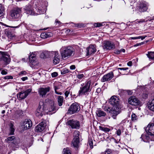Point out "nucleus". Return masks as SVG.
Returning a JSON list of instances; mask_svg holds the SVG:
<instances>
[{
	"label": "nucleus",
	"instance_id": "de8ad7c7",
	"mask_svg": "<svg viewBox=\"0 0 154 154\" xmlns=\"http://www.w3.org/2000/svg\"><path fill=\"white\" fill-rule=\"evenodd\" d=\"M58 75V73L56 72H54L51 74V76L53 77L57 76Z\"/></svg>",
	"mask_w": 154,
	"mask_h": 154
},
{
	"label": "nucleus",
	"instance_id": "7c9ffc66",
	"mask_svg": "<svg viewBox=\"0 0 154 154\" xmlns=\"http://www.w3.org/2000/svg\"><path fill=\"white\" fill-rule=\"evenodd\" d=\"M63 100V97L62 96H59L58 97L57 102L59 106H61L62 105Z\"/></svg>",
	"mask_w": 154,
	"mask_h": 154
},
{
	"label": "nucleus",
	"instance_id": "f03ea898",
	"mask_svg": "<svg viewBox=\"0 0 154 154\" xmlns=\"http://www.w3.org/2000/svg\"><path fill=\"white\" fill-rule=\"evenodd\" d=\"M60 52L62 58L69 57L74 54V50L71 46L63 47L60 49Z\"/></svg>",
	"mask_w": 154,
	"mask_h": 154
},
{
	"label": "nucleus",
	"instance_id": "cd10ccee",
	"mask_svg": "<svg viewBox=\"0 0 154 154\" xmlns=\"http://www.w3.org/2000/svg\"><path fill=\"white\" fill-rule=\"evenodd\" d=\"M96 114L97 116L99 117L105 116L106 115L105 112L100 109H98L97 110L96 112Z\"/></svg>",
	"mask_w": 154,
	"mask_h": 154
},
{
	"label": "nucleus",
	"instance_id": "f704fd0d",
	"mask_svg": "<svg viewBox=\"0 0 154 154\" xmlns=\"http://www.w3.org/2000/svg\"><path fill=\"white\" fill-rule=\"evenodd\" d=\"M63 154H71V151L69 148H64L63 149Z\"/></svg>",
	"mask_w": 154,
	"mask_h": 154
},
{
	"label": "nucleus",
	"instance_id": "e2e57ef3",
	"mask_svg": "<svg viewBox=\"0 0 154 154\" xmlns=\"http://www.w3.org/2000/svg\"><path fill=\"white\" fill-rule=\"evenodd\" d=\"M120 52H122L124 53L125 52V49L123 48H122L120 50Z\"/></svg>",
	"mask_w": 154,
	"mask_h": 154
},
{
	"label": "nucleus",
	"instance_id": "412c9836",
	"mask_svg": "<svg viewBox=\"0 0 154 154\" xmlns=\"http://www.w3.org/2000/svg\"><path fill=\"white\" fill-rule=\"evenodd\" d=\"M27 96V93L24 91L19 92L17 95V98L20 100L24 99Z\"/></svg>",
	"mask_w": 154,
	"mask_h": 154
},
{
	"label": "nucleus",
	"instance_id": "9b49d317",
	"mask_svg": "<svg viewBox=\"0 0 154 154\" xmlns=\"http://www.w3.org/2000/svg\"><path fill=\"white\" fill-rule=\"evenodd\" d=\"M129 104L132 106H138L140 103V100L134 96H131L128 100Z\"/></svg>",
	"mask_w": 154,
	"mask_h": 154
},
{
	"label": "nucleus",
	"instance_id": "4c0bfd02",
	"mask_svg": "<svg viewBox=\"0 0 154 154\" xmlns=\"http://www.w3.org/2000/svg\"><path fill=\"white\" fill-rule=\"evenodd\" d=\"M138 119L137 116L134 113H133L131 115V120L134 122L136 121Z\"/></svg>",
	"mask_w": 154,
	"mask_h": 154
},
{
	"label": "nucleus",
	"instance_id": "e433bc0d",
	"mask_svg": "<svg viewBox=\"0 0 154 154\" xmlns=\"http://www.w3.org/2000/svg\"><path fill=\"white\" fill-rule=\"evenodd\" d=\"M99 128L100 130L103 131L105 132H108L110 131V129L106 127L100 126Z\"/></svg>",
	"mask_w": 154,
	"mask_h": 154
},
{
	"label": "nucleus",
	"instance_id": "f8f14e48",
	"mask_svg": "<svg viewBox=\"0 0 154 154\" xmlns=\"http://www.w3.org/2000/svg\"><path fill=\"white\" fill-rule=\"evenodd\" d=\"M145 131L147 134L151 136L153 135L154 138V124H149L146 127Z\"/></svg>",
	"mask_w": 154,
	"mask_h": 154
},
{
	"label": "nucleus",
	"instance_id": "4d7b16f0",
	"mask_svg": "<svg viewBox=\"0 0 154 154\" xmlns=\"http://www.w3.org/2000/svg\"><path fill=\"white\" fill-rule=\"evenodd\" d=\"M26 72L25 71H23L20 72L19 74L20 75H25L26 74Z\"/></svg>",
	"mask_w": 154,
	"mask_h": 154
},
{
	"label": "nucleus",
	"instance_id": "6e6d98bb",
	"mask_svg": "<svg viewBox=\"0 0 154 154\" xmlns=\"http://www.w3.org/2000/svg\"><path fill=\"white\" fill-rule=\"evenodd\" d=\"M118 69H120L121 70H126L128 69V68H118Z\"/></svg>",
	"mask_w": 154,
	"mask_h": 154
},
{
	"label": "nucleus",
	"instance_id": "2eb2a0df",
	"mask_svg": "<svg viewBox=\"0 0 154 154\" xmlns=\"http://www.w3.org/2000/svg\"><path fill=\"white\" fill-rule=\"evenodd\" d=\"M148 6V4L146 2H143L139 4L138 9L140 12H143L147 11Z\"/></svg>",
	"mask_w": 154,
	"mask_h": 154
},
{
	"label": "nucleus",
	"instance_id": "13d9d810",
	"mask_svg": "<svg viewBox=\"0 0 154 154\" xmlns=\"http://www.w3.org/2000/svg\"><path fill=\"white\" fill-rule=\"evenodd\" d=\"M1 74L2 75H6L7 74V72L6 71L4 70H2L1 72Z\"/></svg>",
	"mask_w": 154,
	"mask_h": 154
},
{
	"label": "nucleus",
	"instance_id": "680f3d73",
	"mask_svg": "<svg viewBox=\"0 0 154 154\" xmlns=\"http://www.w3.org/2000/svg\"><path fill=\"white\" fill-rule=\"evenodd\" d=\"M31 89H29L25 91V92L27 93V95H28L29 93L31 91Z\"/></svg>",
	"mask_w": 154,
	"mask_h": 154
},
{
	"label": "nucleus",
	"instance_id": "774afa93",
	"mask_svg": "<svg viewBox=\"0 0 154 154\" xmlns=\"http://www.w3.org/2000/svg\"><path fill=\"white\" fill-rule=\"evenodd\" d=\"M56 23H58L59 25H60V23H61L60 22V21H58V20H56Z\"/></svg>",
	"mask_w": 154,
	"mask_h": 154
},
{
	"label": "nucleus",
	"instance_id": "37998d69",
	"mask_svg": "<svg viewBox=\"0 0 154 154\" xmlns=\"http://www.w3.org/2000/svg\"><path fill=\"white\" fill-rule=\"evenodd\" d=\"M94 26L95 27H100L103 26L102 23H97L94 24Z\"/></svg>",
	"mask_w": 154,
	"mask_h": 154
},
{
	"label": "nucleus",
	"instance_id": "6ab92c4d",
	"mask_svg": "<svg viewBox=\"0 0 154 154\" xmlns=\"http://www.w3.org/2000/svg\"><path fill=\"white\" fill-rule=\"evenodd\" d=\"M45 126V122L44 121H42L36 126L35 130L36 131L38 132L42 131L44 130Z\"/></svg>",
	"mask_w": 154,
	"mask_h": 154
},
{
	"label": "nucleus",
	"instance_id": "ea45409f",
	"mask_svg": "<svg viewBox=\"0 0 154 154\" xmlns=\"http://www.w3.org/2000/svg\"><path fill=\"white\" fill-rule=\"evenodd\" d=\"M29 60H30L35 59V55L34 53H32L29 56Z\"/></svg>",
	"mask_w": 154,
	"mask_h": 154
},
{
	"label": "nucleus",
	"instance_id": "1a4fd4ad",
	"mask_svg": "<svg viewBox=\"0 0 154 154\" xmlns=\"http://www.w3.org/2000/svg\"><path fill=\"white\" fill-rule=\"evenodd\" d=\"M80 109L79 105L75 103L72 104L70 106L68 110V113L73 114L78 112Z\"/></svg>",
	"mask_w": 154,
	"mask_h": 154
},
{
	"label": "nucleus",
	"instance_id": "a211bd4d",
	"mask_svg": "<svg viewBox=\"0 0 154 154\" xmlns=\"http://www.w3.org/2000/svg\"><path fill=\"white\" fill-rule=\"evenodd\" d=\"M96 50V47L94 45H90L87 49V56H88L94 53Z\"/></svg>",
	"mask_w": 154,
	"mask_h": 154
},
{
	"label": "nucleus",
	"instance_id": "603ef678",
	"mask_svg": "<svg viewBox=\"0 0 154 154\" xmlns=\"http://www.w3.org/2000/svg\"><path fill=\"white\" fill-rule=\"evenodd\" d=\"M116 134L117 135L120 136L121 134V131L120 129H119L116 131Z\"/></svg>",
	"mask_w": 154,
	"mask_h": 154
},
{
	"label": "nucleus",
	"instance_id": "0eeeda50",
	"mask_svg": "<svg viewBox=\"0 0 154 154\" xmlns=\"http://www.w3.org/2000/svg\"><path fill=\"white\" fill-rule=\"evenodd\" d=\"M102 47L105 50H110L116 48L115 45L109 41H105L103 42Z\"/></svg>",
	"mask_w": 154,
	"mask_h": 154
},
{
	"label": "nucleus",
	"instance_id": "bb28decb",
	"mask_svg": "<svg viewBox=\"0 0 154 154\" xmlns=\"http://www.w3.org/2000/svg\"><path fill=\"white\" fill-rule=\"evenodd\" d=\"M52 35V33L51 32H43L41 34L40 36L41 38L45 39L51 37Z\"/></svg>",
	"mask_w": 154,
	"mask_h": 154
},
{
	"label": "nucleus",
	"instance_id": "5701e85b",
	"mask_svg": "<svg viewBox=\"0 0 154 154\" xmlns=\"http://www.w3.org/2000/svg\"><path fill=\"white\" fill-rule=\"evenodd\" d=\"M25 9L26 12L27 14L30 15L34 14L33 9L31 5H28L26 6L25 8Z\"/></svg>",
	"mask_w": 154,
	"mask_h": 154
},
{
	"label": "nucleus",
	"instance_id": "39448f33",
	"mask_svg": "<svg viewBox=\"0 0 154 154\" xmlns=\"http://www.w3.org/2000/svg\"><path fill=\"white\" fill-rule=\"evenodd\" d=\"M45 110L44 103L43 102H40L38 109L35 112V115L38 117H41L45 113Z\"/></svg>",
	"mask_w": 154,
	"mask_h": 154
},
{
	"label": "nucleus",
	"instance_id": "dca6fc26",
	"mask_svg": "<svg viewBox=\"0 0 154 154\" xmlns=\"http://www.w3.org/2000/svg\"><path fill=\"white\" fill-rule=\"evenodd\" d=\"M50 91L49 87L41 88L39 89L38 92L40 95L42 97H45L47 93Z\"/></svg>",
	"mask_w": 154,
	"mask_h": 154
},
{
	"label": "nucleus",
	"instance_id": "3c124183",
	"mask_svg": "<svg viewBox=\"0 0 154 154\" xmlns=\"http://www.w3.org/2000/svg\"><path fill=\"white\" fill-rule=\"evenodd\" d=\"M49 51H44L45 54V56L46 57H49Z\"/></svg>",
	"mask_w": 154,
	"mask_h": 154
},
{
	"label": "nucleus",
	"instance_id": "2f4dec72",
	"mask_svg": "<svg viewBox=\"0 0 154 154\" xmlns=\"http://www.w3.org/2000/svg\"><path fill=\"white\" fill-rule=\"evenodd\" d=\"M151 20V19L149 18L148 20L141 19L140 20H137L135 22L136 24L141 23L143 22H147L148 21H150Z\"/></svg>",
	"mask_w": 154,
	"mask_h": 154
},
{
	"label": "nucleus",
	"instance_id": "79ce46f5",
	"mask_svg": "<svg viewBox=\"0 0 154 154\" xmlns=\"http://www.w3.org/2000/svg\"><path fill=\"white\" fill-rule=\"evenodd\" d=\"M58 89V88L57 87H56V86L54 87V90H55V93L56 94H58L61 95L62 93L61 92H59L58 91H57V90Z\"/></svg>",
	"mask_w": 154,
	"mask_h": 154
},
{
	"label": "nucleus",
	"instance_id": "a18cd8bd",
	"mask_svg": "<svg viewBox=\"0 0 154 154\" xmlns=\"http://www.w3.org/2000/svg\"><path fill=\"white\" fill-rule=\"evenodd\" d=\"M45 55V54L44 51L42 52L40 54V57L41 58H44L46 57Z\"/></svg>",
	"mask_w": 154,
	"mask_h": 154
},
{
	"label": "nucleus",
	"instance_id": "b1692460",
	"mask_svg": "<svg viewBox=\"0 0 154 154\" xmlns=\"http://www.w3.org/2000/svg\"><path fill=\"white\" fill-rule=\"evenodd\" d=\"M9 135H12L14 134L15 129L14 125V123L13 122H11L9 124Z\"/></svg>",
	"mask_w": 154,
	"mask_h": 154
},
{
	"label": "nucleus",
	"instance_id": "c03bdc74",
	"mask_svg": "<svg viewBox=\"0 0 154 154\" xmlns=\"http://www.w3.org/2000/svg\"><path fill=\"white\" fill-rule=\"evenodd\" d=\"M4 79H13V77L11 75H7L4 77Z\"/></svg>",
	"mask_w": 154,
	"mask_h": 154
},
{
	"label": "nucleus",
	"instance_id": "5fc2aeb1",
	"mask_svg": "<svg viewBox=\"0 0 154 154\" xmlns=\"http://www.w3.org/2000/svg\"><path fill=\"white\" fill-rule=\"evenodd\" d=\"M70 68L71 70L75 69V66L74 65H72L70 66Z\"/></svg>",
	"mask_w": 154,
	"mask_h": 154
},
{
	"label": "nucleus",
	"instance_id": "49530a36",
	"mask_svg": "<svg viewBox=\"0 0 154 154\" xmlns=\"http://www.w3.org/2000/svg\"><path fill=\"white\" fill-rule=\"evenodd\" d=\"M104 154H112L111 150L109 149L106 151Z\"/></svg>",
	"mask_w": 154,
	"mask_h": 154
},
{
	"label": "nucleus",
	"instance_id": "a878e982",
	"mask_svg": "<svg viewBox=\"0 0 154 154\" xmlns=\"http://www.w3.org/2000/svg\"><path fill=\"white\" fill-rule=\"evenodd\" d=\"M29 61L31 64L30 65L31 66L32 68H35L37 66H38V62L36 59L34 60H30Z\"/></svg>",
	"mask_w": 154,
	"mask_h": 154
},
{
	"label": "nucleus",
	"instance_id": "c85d7f7f",
	"mask_svg": "<svg viewBox=\"0 0 154 154\" xmlns=\"http://www.w3.org/2000/svg\"><path fill=\"white\" fill-rule=\"evenodd\" d=\"M148 106L149 109L151 110H154V98L151 102L148 103Z\"/></svg>",
	"mask_w": 154,
	"mask_h": 154
},
{
	"label": "nucleus",
	"instance_id": "7ed1b4c3",
	"mask_svg": "<svg viewBox=\"0 0 154 154\" xmlns=\"http://www.w3.org/2000/svg\"><path fill=\"white\" fill-rule=\"evenodd\" d=\"M91 82L90 81L86 82L85 84H81V87L78 92V95L79 96L85 95L91 90L90 85Z\"/></svg>",
	"mask_w": 154,
	"mask_h": 154
},
{
	"label": "nucleus",
	"instance_id": "c756f323",
	"mask_svg": "<svg viewBox=\"0 0 154 154\" xmlns=\"http://www.w3.org/2000/svg\"><path fill=\"white\" fill-rule=\"evenodd\" d=\"M48 109L49 112H52L53 113H55L57 110V109L56 108L55 106L54 103L50 106Z\"/></svg>",
	"mask_w": 154,
	"mask_h": 154
},
{
	"label": "nucleus",
	"instance_id": "f257e3e1",
	"mask_svg": "<svg viewBox=\"0 0 154 154\" xmlns=\"http://www.w3.org/2000/svg\"><path fill=\"white\" fill-rule=\"evenodd\" d=\"M119 98L115 96H112L109 100L110 104L113 106L111 107L107 106H105L104 110L110 113L112 117L114 119H116V116L119 114L118 109L119 107Z\"/></svg>",
	"mask_w": 154,
	"mask_h": 154
},
{
	"label": "nucleus",
	"instance_id": "72a5a7b5",
	"mask_svg": "<svg viewBox=\"0 0 154 154\" xmlns=\"http://www.w3.org/2000/svg\"><path fill=\"white\" fill-rule=\"evenodd\" d=\"M146 55L149 59L154 60V52H148Z\"/></svg>",
	"mask_w": 154,
	"mask_h": 154
},
{
	"label": "nucleus",
	"instance_id": "aec40b11",
	"mask_svg": "<svg viewBox=\"0 0 154 154\" xmlns=\"http://www.w3.org/2000/svg\"><path fill=\"white\" fill-rule=\"evenodd\" d=\"M15 137L14 136H12L8 137L5 140V141L7 143H9V141H12V142L14 144L17 145L18 144L17 140L15 139Z\"/></svg>",
	"mask_w": 154,
	"mask_h": 154
},
{
	"label": "nucleus",
	"instance_id": "393cba45",
	"mask_svg": "<svg viewBox=\"0 0 154 154\" xmlns=\"http://www.w3.org/2000/svg\"><path fill=\"white\" fill-rule=\"evenodd\" d=\"M60 61V57L58 53H56L55 55L54 56L53 63L57 64L59 63Z\"/></svg>",
	"mask_w": 154,
	"mask_h": 154
},
{
	"label": "nucleus",
	"instance_id": "864d4df0",
	"mask_svg": "<svg viewBox=\"0 0 154 154\" xmlns=\"http://www.w3.org/2000/svg\"><path fill=\"white\" fill-rule=\"evenodd\" d=\"M69 94V91H66L64 93L66 97H68Z\"/></svg>",
	"mask_w": 154,
	"mask_h": 154
},
{
	"label": "nucleus",
	"instance_id": "20e7f679",
	"mask_svg": "<svg viewBox=\"0 0 154 154\" xmlns=\"http://www.w3.org/2000/svg\"><path fill=\"white\" fill-rule=\"evenodd\" d=\"M74 138L72 141L71 145L75 148L79 147V132L75 131L73 134Z\"/></svg>",
	"mask_w": 154,
	"mask_h": 154
},
{
	"label": "nucleus",
	"instance_id": "423d86ee",
	"mask_svg": "<svg viewBox=\"0 0 154 154\" xmlns=\"http://www.w3.org/2000/svg\"><path fill=\"white\" fill-rule=\"evenodd\" d=\"M21 9L17 8L12 10L11 13V16L12 19H19L22 16Z\"/></svg>",
	"mask_w": 154,
	"mask_h": 154
},
{
	"label": "nucleus",
	"instance_id": "f3484780",
	"mask_svg": "<svg viewBox=\"0 0 154 154\" xmlns=\"http://www.w3.org/2000/svg\"><path fill=\"white\" fill-rule=\"evenodd\" d=\"M2 59L4 62L6 64H8L10 61V56L6 52H3L2 56Z\"/></svg>",
	"mask_w": 154,
	"mask_h": 154
},
{
	"label": "nucleus",
	"instance_id": "4468645a",
	"mask_svg": "<svg viewBox=\"0 0 154 154\" xmlns=\"http://www.w3.org/2000/svg\"><path fill=\"white\" fill-rule=\"evenodd\" d=\"M114 77V74L112 72H110L106 75H104L101 79L102 82H104L110 80Z\"/></svg>",
	"mask_w": 154,
	"mask_h": 154
},
{
	"label": "nucleus",
	"instance_id": "09e8293b",
	"mask_svg": "<svg viewBox=\"0 0 154 154\" xmlns=\"http://www.w3.org/2000/svg\"><path fill=\"white\" fill-rule=\"evenodd\" d=\"M68 72V70L67 69H63L61 71V73L62 74H65Z\"/></svg>",
	"mask_w": 154,
	"mask_h": 154
},
{
	"label": "nucleus",
	"instance_id": "bf43d9fd",
	"mask_svg": "<svg viewBox=\"0 0 154 154\" xmlns=\"http://www.w3.org/2000/svg\"><path fill=\"white\" fill-rule=\"evenodd\" d=\"M21 79L23 81H25L28 78L27 77H25L22 78Z\"/></svg>",
	"mask_w": 154,
	"mask_h": 154
},
{
	"label": "nucleus",
	"instance_id": "0e129e2a",
	"mask_svg": "<svg viewBox=\"0 0 154 154\" xmlns=\"http://www.w3.org/2000/svg\"><path fill=\"white\" fill-rule=\"evenodd\" d=\"M143 44V43L142 42V43H140V44H139L137 45H134V46H139V45H140L141 44Z\"/></svg>",
	"mask_w": 154,
	"mask_h": 154
},
{
	"label": "nucleus",
	"instance_id": "9d476101",
	"mask_svg": "<svg viewBox=\"0 0 154 154\" xmlns=\"http://www.w3.org/2000/svg\"><path fill=\"white\" fill-rule=\"evenodd\" d=\"M67 125L70 126L72 129H79L80 126L79 122L73 119L69 120L67 122Z\"/></svg>",
	"mask_w": 154,
	"mask_h": 154
},
{
	"label": "nucleus",
	"instance_id": "58836bf2",
	"mask_svg": "<svg viewBox=\"0 0 154 154\" xmlns=\"http://www.w3.org/2000/svg\"><path fill=\"white\" fill-rule=\"evenodd\" d=\"M58 53L57 51H49V57H53L55 55L56 53Z\"/></svg>",
	"mask_w": 154,
	"mask_h": 154
},
{
	"label": "nucleus",
	"instance_id": "a19ab883",
	"mask_svg": "<svg viewBox=\"0 0 154 154\" xmlns=\"http://www.w3.org/2000/svg\"><path fill=\"white\" fill-rule=\"evenodd\" d=\"M88 143L90 146V148L92 149L93 147V141L92 139H89L88 140Z\"/></svg>",
	"mask_w": 154,
	"mask_h": 154
},
{
	"label": "nucleus",
	"instance_id": "4be33fe9",
	"mask_svg": "<svg viewBox=\"0 0 154 154\" xmlns=\"http://www.w3.org/2000/svg\"><path fill=\"white\" fill-rule=\"evenodd\" d=\"M46 6L45 5H38L36 6V8L38 9V12L39 14H43L45 12Z\"/></svg>",
	"mask_w": 154,
	"mask_h": 154
},
{
	"label": "nucleus",
	"instance_id": "8fccbe9b",
	"mask_svg": "<svg viewBox=\"0 0 154 154\" xmlns=\"http://www.w3.org/2000/svg\"><path fill=\"white\" fill-rule=\"evenodd\" d=\"M84 75L83 74H79L77 75V78L79 79H81L82 78Z\"/></svg>",
	"mask_w": 154,
	"mask_h": 154
},
{
	"label": "nucleus",
	"instance_id": "69168bd1",
	"mask_svg": "<svg viewBox=\"0 0 154 154\" xmlns=\"http://www.w3.org/2000/svg\"><path fill=\"white\" fill-rule=\"evenodd\" d=\"M116 52L117 54H119L120 53V50H118L116 51Z\"/></svg>",
	"mask_w": 154,
	"mask_h": 154
},
{
	"label": "nucleus",
	"instance_id": "6e6552de",
	"mask_svg": "<svg viewBox=\"0 0 154 154\" xmlns=\"http://www.w3.org/2000/svg\"><path fill=\"white\" fill-rule=\"evenodd\" d=\"M149 135L147 134L144 133L141 136V138L145 142H148L149 145V147L154 144V138L151 139L150 135L149 136Z\"/></svg>",
	"mask_w": 154,
	"mask_h": 154
},
{
	"label": "nucleus",
	"instance_id": "c9c22d12",
	"mask_svg": "<svg viewBox=\"0 0 154 154\" xmlns=\"http://www.w3.org/2000/svg\"><path fill=\"white\" fill-rule=\"evenodd\" d=\"M146 36H140L138 37H131L130 38V39L131 40H134L136 39H141L142 40H143L146 37Z\"/></svg>",
	"mask_w": 154,
	"mask_h": 154
},
{
	"label": "nucleus",
	"instance_id": "052dcab7",
	"mask_svg": "<svg viewBox=\"0 0 154 154\" xmlns=\"http://www.w3.org/2000/svg\"><path fill=\"white\" fill-rule=\"evenodd\" d=\"M132 61H130L127 63V65L129 66H132Z\"/></svg>",
	"mask_w": 154,
	"mask_h": 154
},
{
	"label": "nucleus",
	"instance_id": "ddd939ff",
	"mask_svg": "<svg viewBox=\"0 0 154 154\" xmlns=\"http://www.w3.org/2000/svg\"><path fill=\"white\" fill-rule=\"evenodd\" d=\"M32 125L31 121L30 119H26L23 122L22 127L24 130H26L30 128Z\"/></svg>",
	"mask_w": 154,
	"mask_h": 154
},
{
	"label": "nucleus",
	"instance_id": "473e14b6",
	"mask_svg": "<svg viewBox=\"0 0 154 154\" xmlns=\"http://www.w3.org/2000/svg\"><path fill=\"white\" fill-rule=\"evenodd\" d=\"M5 13L4 7L2 5L0 4V17L3 16Z\"/></svg>",
	"mask_w": 154,
	"mask_h": 154
},
{
	"label": "nucleus",
	"instance_id": "338daca9",
	"mask_svg": "<svg viewBox=\"0 0 154 154\" xmlns=\"http://www.w3.org/2000/svg\"><path fill=\"white\" fill-rule=\"evenodd\" d=\"M129 94L131 95L132 94V92L131 91H128V92Z\"/></svg>",
	"mask_w": 154,
	"mask_h": 154
}]
</instances>
